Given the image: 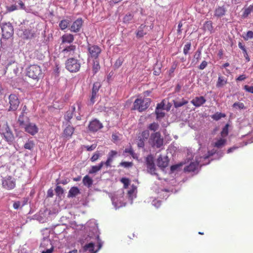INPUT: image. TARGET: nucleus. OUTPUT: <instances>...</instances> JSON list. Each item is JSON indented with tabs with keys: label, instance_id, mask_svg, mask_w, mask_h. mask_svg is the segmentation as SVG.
<instances>
[{
	"label": "nucleus",
	"instance_id": "obj_1",
	"mask_svg": "<svg viewBox=\"0 0 253 253\" xmlns=\"http://www.w3.org/2000/svg\"><path fill=\"white\" fill-rule=\"evenodd\" d=\"M27 75L29 77L37 81L43 77V73L41 67L36 64L30 65L27 69Z\"/></svg>",
	"mask_w": 253,
	"mask_h": 253
},
{
	"label": "nucleus",
	"instance_id": "obj_2",
	"mask_svg": "<svg viewBox=\"0 0 253 253\" xmlns=\"http://www.w3.org/2000/svg\"><path fill=\"white\" fill-rule=\"evenodd\" d=\"M151 102V99L149 98H137L134 101L132 109L142 112L149 107Z\"/></svg>",
	"mask_w": 253,
	"mask_h": 253
},
{
	"label": "nucleus",
	"instance_id": "obj_3",
	"mask_svg": "<svg viewBox=\"0 0 253 253\" xmlns=\"http://www.w3.org/2000/svg\"><path fill=\"white\" fill-rule=\"evenodd\" d=\"M66 68L70 72H77L81 68V63L79 60L74 58L68 59L65 63Z\"/></svg>",
	"mask_w": 253,
	"mask_h": 253
},
{
	"label": "nucleus",
	"instance_id": "obj_4",
	"mask_svg": "<svg viewBox=\"0 0 253 253\" xmlns=\"http://www.w3.org/2000/svg\"><path fill=\"white\" fill-rule=\"evenodd\" d=\"M0 26L3 39L7 40L13 36L14 33L13 28L10 23H2L0 24Z\"/></svg>",
	"mask_w": 253,
	"mask_h": 253
},
{
	"label": "nucleus",
	"instance_id": "obj_5",
	"mask_svg": "<svg viewBox=\"0 0 253 253\" xmlns=\"http://www.w3.org/2000/svg\"><path fill=\"white\" fill-rule=\"evenodd\" d=\"M149 142L153 147L159 148L163 145L164 140L160 133L156 132L151 134Z\"/></svg>",
	"mask_w": 253,
	"mask_h": 253
},
{
	"label": "nucleus",
	"instance_id": "obj_6",
	"mask_svg": "<svg viewBox=\"0 0 253 253\" xmlns=\"http://www.w3.org/2000/svg\"><path fill=\"white\" fill-rule=\"evenodd\" d=\"M2 186L7 190L14 189L16 186L15 179L11 176H7L2 179Z\"/></svg>",
	"mask_w": 253,
	"mask_h": 253
},
{
	"label": "nucleus",
	"instance_id": "obj_7",
	"mask_svg": "<svg viewBox=\"0 0 253 253\" xmlns=\"http://www.w3.org/2000/svg\"><path fill=\"white\" fill-rule=\"evenodd\" d=\"M87 50L89 52V57L94 59H97L99 54L101 52L100 47L97 45L88 44Z\"/></svg>",
	"mask_w": 253,
	"mask_h": 253
},
{
	"label": "nucleus",
	"instance_id": "obj_8",
	"mask_svg": "<svg viewBox=\"0 0 253 253\" xmlns=\"http://www.w3.org/2000/svg\"><path fill=\"white\" fill-rule=\"evenodd\" d=\"M8 99L10 105L8 111H16L20 104L18 96L15 94H11L9 95Z\"/></svg>",
	"mask_w": 253,
	"mask_h": 253
},
{
	"label": "nucleus",
	"instance_id": "obj_9",
	"mask_svg": "<svg viewBox=\"0 0 253 253\" xmlns=\"http://www.w3.org/2000/svg\"><path fill=\"white\" fill-rule=\"evenodd\" d=\"M18 36L23 40L31 39L35 36V33L30 29L21 28L17 31Z\"/></svg>",
	"mask_w": 253,
	"mask_h": 253
},
{
	"label": "nucleus",
	"instance_id": "obj_10",
	"mask_svg": "<svg viewBox=\"0 0 253 253\" xmlns=\"http://www.w3.org/2000/svg\"><path fill=\"white\" fill-rule=\"evenodd\" d=\"M153 25L147 26L144 24H141L138 28L136 35L137 38H142L146 35L148 32L153 28Z\"/></svg>",
	"mask_w": 253,
	"mask_h": 253
},
{
	"label": "nucleus",
	"instance_id": "obj_11",
	"mask_svg": "<svg viewBox=\"0 0 253 253\" xmlns=\"http://www.w3.org/2000/svg\"><path fill=\"white\" fill-rule=\"evenodd\" d=\"M14 4L7 7V10L9 12L18 9L26 10L24 3L21 0H12Z\"/></svg>",
	"mask_w": 253,
	"mask_h": 253
},
{
	"label": "nucleus",
	"instance_id": "obj_12",
	"mask_svg": "<svg viewBox=\"0 0 253 253\" xmlns=\"http://www.w3.org/2000/svg\"><path fill=\"white\" fill-rule=\"evenodd\" d=\"M83 20L82 18H78L75 21L70 27L71 32L77 33L79 32L83 26Z\"/></svg>",
	"mask_w": 253,
	"mask_h": 253
},
{
	"label": "nucleus",
	"instance_id": "obj_13",
	"mask_svg": "<svg viewBox=\"0 0 253 253\" xmlns=\"http://www.w3.org/2000/svg\"><path fill=\"white\" fill-rule=\"evenodd\" d=\"M18 123L22 126H36L35 124H32L30 122L29 119L25 115H20Z\"/></svg>",
	"mask_w": 253,
	"mask_h": 253
},
{
	"label": "nucleus",
	"instance_id": "obj_14",
	"mask_svg": "<svg viewBox=\"0 0 253 253\" xmlns=\"http://www.w3.org/2000/svg\"><path fill=\"white\" fill-rule=\"evenodd\" d=\"M1 134L3 135L5 140L8 142H11L14 140V135L10 127H5Z\"/></svg>",
	"mask_w": 253,
	"mask_h": 253
},
{
	"label": "nucleus",
	"instance_id": "obj_15",
	"mask_svg": "<svg viewBox=\"0 0 253 253\" xmlns=\"http://www.w3.org/2000/svg\"><path fill=\"white\" fill-rule=\"evenodd\" d=\"M169 162L167 156L162 157V155H160L157 159V165L160 168H165L168 166Z\"/></svg>",
	"mask_w": 253,
	"mask_h": 253
},
{
	"label": "nucleus",
	"instance_id": "obj_16",
	"mask_svg": "<svg viewBox=\"0 0 253 253\" xmlns=\"http://www.w3.org/2000/svg\"><path fill=\"white\" fill-rule=\"evenodd\" d=\"M76 110V107L75 106H72L71 108L67 111L66 114L65 115L64 118L66 121L67 122L66 125L67 126H70L71 123L70 122V120H71L73 116V114L75 112Z\"/></svg>",
	"mask_w": 253,
	"mask_h": 253
},
{
	"label": "nucleus",
	"instance_id": "obj_17",
	"mask_svg": "<svg viewBox=\"0 0 253 253\" xmlns=\"http://www.w3.org/2000/svg\"><path fill=\"white\" fill-rule=\"evenodd\" d=\"M226 11V8L224 5L222 6H218L216 7L214 10V16L217 18H220L225 15Z\"/></svg>",
	"mask_w": 253,
	"mask_h": 253
},
{
	"label": "nucleus",
	"instance_id": "obj_18",
	"mask_svg": "<svg viewBox=\"0 0 253 253\" xmlns=\"http://www.w3.org/2000/svg\"><path fill=\"white\" fill-rule=\"evenodd\" d=\"M206 101L203 96L196 97L191 101V103L195 107H199L203 105Z\"/></svg>",
	"mask_w": 253,
	"mask_h": 253
},
{
	"label": "nucleus",
	"instance_id": "obj_19",
	"mask_svg": "<svg viewBox=\"0 0 253 253\" xmlns=\"http://www.w3.org/2000/svg\"><path fill=\"white\" fill-rule=\"evenodd\" d=\"M74 131V127H65L63 131L62 136L65 139L70 138Z\"/></svg>",
	"mask_w": 253,
	"mask_h": 253
},
{
	"label": "nucleus",
	"instance_id": "obj_20",
	"mask_svg": "<svg viewBox=\"0 0 253 253\" xmlns=\"http://www.w3.org/2000/svg\"><path fill=\"white\" fill-rule=\"evenodd\" d=\"M123 22L128 24L134 22V14L132 13H127L123 17Z\"/></svg>",
	"mask_w": 253,
	"mask_h": 253
},
{
	"label": "nucleus",
	"instance_id": "obj_21",
	"mask_svg": "<svg viewBox=\"0 0 253 253\" xmlns=\"http://www.w3.org/2000/svg\"><path fill=\"white\" fill-rule=\"evenodd\" d=\"M198 165L197 162H192L184 168V170L188 172L194 171L198 168Z\"/></svg>",
	"mask_w": 253,
	"mask_h": 253
},
{
	"label": "nucleus",
	"instance_id": "obj_22",
	"mask_svg": "<svg viewBox=\"0 0 253 253\" xmlns=\"http://www.w3.org/2000/svg\"><path fill=\"white\" fill-rule=\"evenodd\" d=\"M62 39V42L63 43H71L73 42L74 40V36L72 34H65L63 35L61 37Z\"/></svg>",
	"mask_w": 253,
	"mask_h": 253
},
{
	"label": "nucleus",
	"instance_id": "obj_23",
	"mask_svg": "<svg viewBox=\"0 0 253 253\" xmlns=\"http://www.w3.org/2000/svg\"><path fill=\"white\" fill-rule=\"evenodd\" d=\"M80 191L79 189L77 187H72L71 188L70 190L69 191L68 194V197H75L77 195H78L79 194H80Z\"/></svg>",
	"mask_w": 253,
	"mask_h": 253
},
{
	"label": "nucleus",
	"instance_id": "obj_24",
	"mask_svg": "<svg viewBox=\"0 0 253 253\" xmlns=\"http://www.w3.org/2000/svg\"><path fill=\"white\" fill-rule=\"evenodd\" d=\"M76 46L74 45H71L66 47L62 50V52L64 54H68V55H73L76 49Z\"/></svg>",
	"mask_w": 253,
	"mask_h": 253
},
{
	"label": "nucleus",
	"instance_id": "obj_25",
	"mask_svg": "<svg viewBox=\"0 0 253 253\" xmlns=\"http://www.w3.org/2000/svg\"><path fill=\"white\" fill-rule=\"evenodd\" d=\"M104 165V162H101L98 166H92L88 172L89 174L95 173L99 171Z\"/></svg>",
	"mask_w": 253,
	"mask_h": 253
},
{
	"label": "nucleus",
	"instance_id": "obj_26",
	"mask_svg": "<svg viewBox=\"0 0 253 253\" xmlns=\"http://www.w3.org/2000/svg\"><path fill=\"white\" fill-rule=\"evenodd\" d=\"M227 84V79L224 77L220 75L218 76V80L216 84L217 87H223Z\"/></svg>",
	"mask_w": 253,
	"mask_h": 253
},
{
	"label": "nucleus",
	"instance_id": "obj_27",
	"mask_svg": "<svg viewBox=\"0 0 253 253\" xmlns=\"http://www.w3.org/2000/svg\"><path fill=\"white\" fill-rule=\"evenodd\" d=\"M83 183L84 185L88 188L90 187L93 184V180L88 175H86L83 179Z\"/></svg>",
	"mask_w": 253,
	"mask_h": 253
},
{
	"label": "nucleus",
	"instance_id": "obj_28",
	"mask_svg": "<svg viewBox=\"0 0 253 253\" xmlns=\"http://www.w3.org/2000/svg\"><path fill=\"white\" fill-rule=\"evenodd\" d=\"M100 69V66L98 59H94L93 62L92 72L93 75H95Z\"/></svg>",
	"mask_w": 253,
	"mask_h": 253
},
{
	"label": "nucleus",
	"instance_id": "obj_29",
	"mask_svg": "<svg viewBox=\"0 0 253 253\" xmlns=\"http://www.w3.org/2000/svg\"><path fill=\"white\" fill-rule=\"evenodd\" d=\"M188 102V101L184 98H182L180 101H178L175 100H173V105L175 108H177L183 106L184 105H186Z\"/></svg>",
	"mask_w": 253,
	"mask_h": 253
},
{
	"label": "nucleus",
	"instance_id": "obj_30",
	"mask_svg": "<svg viewBox=\"0 0 253 253\" xmlns=\"http://www.w3.org/2000/svg\"><path fill=\"white\" fill-rule=\"evenodd\" d=\"M226 142V139L225 138H221L218 139L214 143V147L217 148H220L225 145Z\"/></svg>",
	"mask_w": 253,
	"mask_h": 253
},
{
	"label": "nucleus",
	"instance_id": "obj_31",
	"mask_svg": "<svg viewBox=\"0 0 253 253\" xmlns=\"http://www.w3.org/2000/svg\"><path fill=\"white\" fill-rule=\"evenodd\" d=\"M94 246L93 243H89L84 246V249L85 251H89L90 253H95L96 251H94Z\"/></svg>",
	"mask_w": 253,
	"mask_h": 253
},
{
	"label": "nucleus",
	"instance_id": "obj_32",
	"mask_svg": "<svg viewBox=\"0 0 253 253\" xmlns=\"http://www.w3.org/2000/svg\"><path fill=\"white\" fill-rule=\"evenodd\" d=\"M211 118L215 121H218L221 119L222 118H224L226 117V115L224 113H222L221 112H216L214 114L211 115Z\"/></svg>",
	"mask_w": 253,
	"mask_h": 253
},
{
	"label": "nucleus",
	"instance_id": "obj_33",
	"mask_svg": "<svg viewBox=\"0 0 253 253\" xmlns=\"http://www.w3.org/2000/svg\"><path fill=\"white\" fill-rule=\"evenodd\" d=\"M155 113L156 115V119L158 121H160L165 116V113L163 110L155 109Z\"/></svg>",
	"mask_w": 253,
	"mask_h": 253
},
{
	"label": "nucleus",
	"instance_id": "obj_34",
	"mask_svg": "<svg viewBox=\"0 0 253 253\" xmlns=\"http://www.w3.org/2000/svg\"><path fill=\"white\" fill-rule=\"evenodd\" d=\"M70 21L68 20L64 19L61 20L59 24V26L62 30L66 29L69 25Z\"/></svg>",
	"mask_w": 253,
	"mask_h": 253
},
{
	"label": "nucleus",
	"instance_id": "obj_35",
	"mask_svg": "<svg viewBox=\"0 0 253 253\" xmlns=\"http://www.w3.org/2000/svg\"><path fill=\"white\" fill-rule=\"evenodd\" d=\"M203 28L205 31H208L211 32L213 29L211 21H208L206 22L204 24Z\"/></svg>",
	"mask_w": 253,
	"mask_h": 253
},
{
	"label": "nucleus",
	"instance_id": "obj_36",
	"mask_svg": "<svg viewBox=\"0 0 253 253\" xmlns=\"http://www.w3.org/2000/svg\"><path fill=\"white\" fill-rule=\"evenodd\" d=\"M233 108L238 110L246 109V107L242 102H236L232 105Z\"/></svg>",
	"mask_w": 253,
	"mask_h": 253
},
{
	"label": "nucleus",
	"instance_id": "obj_37",
	"mask_svg": "<svg viewBox=\"0 0 253 253\" xmlns=\"http://www.w3.org/2000/svg\"><path fill=\"white\" fill-rule=\"evenodd\" d=\"M101 86V84L100 82H96L94 83L93 84L92 92L98 93L99 90Z\"/></svg>",
	"mask_w": 253,
	"mask_h": 253
},
{
	"label": "nucleus",
	"instance_id": "obj_38",
	"mask_svg": "<svg viewBox=\"0 0 253 253\" xmlns=\"http://www.w3.org/2000/svg\"><path fill=\"white\" fill-rule=\"evenodd\" d=\"M253 11V4L250 5L248 8H246L243 12V16L244 17H247L248 15Z\"/></svg>",
	"mask_w": 253,
	"mask_h": 253
},
{
	"label": "nucleus",
	"instance_id": "obj_39",
	"mask_svg": "<svg viewBox=\"0 0 253 253\" xmlns=\"http://www.w3.org/2000/svg\"><path fill=\"white\" fill-rule=\"evenodd\" d=\"M25 131L32 135L38 132V127H24Z\"/></svg>",
	"mask_w": 253,
	"mask_h": 253
},
{
	"label": "nucleus",
	"instance_id": "obj_40",
	"mask_svg": "<svg viewBox=\"0 0 253 253\" xmlns=\"http://www.w3.org/2000/svg\"><path fill=\"white\" fill-rule=\"evenodd\" d=\"M88 126H103L102 124L96 119L91 121Z\"/></svg>",
	"mask_w": 253,
	"mask_h": 253
},
{
	"label": "nucleus",
	"instance_id": "obj_41",
	"mask_svg": "<svg viewBox=\"0 0 253 253\" xmlns=\"http://www.w3.org/2000/svg\"><path fill=\"white\" fill-rule=\"evenodd\" d=\"M99 96L98 93H94L91 92V95L90 96L89 99V104L90 105H93L95 102V99L98 97Z\"/></svg>",
	"mask_w": 253,
	"mask_h": 253
},
{
	"label": "nucleus",
	"instance_id": "obj_42",
	"mask_svg": "<svg viewBox=\"0 0 253 253\" xmlns=\"http://www.w3.org/2000/svg\"><path fill=\"white\" fill-rule=\"evenodd\" d=\"M191 47V43L190 42H187L183 48V53L184 55H187L189 53V51Z\"/></svg>",
	"mask_w": 253,
	"mask_h": 253
},
{
	"label": "nucleus",
	"instance_id": "obj_43",
	"mask_svg": "<svg viewBox=\"0 0 253 253\" xmlns=\"http://www.w3.org/2000/svg\"><path fill=\"white\" fill-rule=\"evenodd\" d=\"M26 203H27V201H24L22 205L20 201H16L14 203L13 207L14 209L17 210L20 207H23L24 205H25L26 204Z\"/></svg>",
	"mask_w": 253,
	"mask_h": 253
},
{
	"label": "nucleus",
	"instance_id": "obj_44",
	"mask_svg": "<svg viewBox=\"0 0 253 253\" xmlns=\"http://www.w3.org/2000/svg\"><path fill=\"white\" fill-rule=\"evenodd\" d=\"M150 135L149 130L143 131L142 133H139L138 136H141L143 140H146L148 139Z\"/></svg>",
	"mask_w": 253,
	"mask_h": 253
},
{
	"label": "nucleus",
	"instance_id": "obj_45",
	"mask_svg": "<svg viewBox=\"0 0 253 253\" xmlns=\"http://www.w3.org/2000/svg\"><path fill=\"white\" fill-rule=\"evenodd\" d=\"M242 37L245 41H248L250 39H253V32L249 31L245 35H243Z\"/></svg>",
	"mask_w": 253,
	"mask_h": 253
},
{
	"label": "nucleus",
	"instance_id": "obj_46",
	"mask_svg": "<svg viewBox=\"0 0 253 253\" xmlns=\"http://www.w3.org/2000/svg\"><path fill=\"white\" fill-rule=\"evenodd\" d=\"M154 158L153 157L152 155H148L146 158V166H148L149 165H152L154 164Z\"/></svg>",
	"mask_w": 253,
	"mask_h": 253
},
{
	"label": "nucleus",
	"instance_id": "obj_47",
	"mask_svg": "<svg viewBox=\"0 0 253 253\" xmlns=\"http://www.w3.org/2000/svg\"><path fill=\"white\" fill-rule=\"evenodd\" d=\"M147 168L148 171L149 173H150L151 174H155V173L156 168H155V166L154 163L152 165L147 166Z\"/></svg>",
	"mask_w": 253,
	"mask_h": 253
},
{
	"label": "nucleus",
	"instance_id": "obj_48",
	"mask_svg": "<svg viewBox=\"0 0 253 253\" xmlns=\"http://www.w3.org/2000/svg\"><path fill=\"white\" fill-rule=\"evenodd\" d=\"M201 49L198 48L194 56V58L196 59V63L198 62L199 60L201 59Z\"/></svg>",
	"mask_w": 253,
	"mask_h": 253
},
{
	"label": "nucleus",
	"instance_id": "obj_49",
	"mask_svg": "<svg viewBox=\"0 0 253 253\" xmlns=\"http://www.w3.org/2000/svg\"><path fill=\"white\" fill-rule=\"evenodd\" d=\"M34 146V143L32 141L26 142L24 145V148L26 149L32 150Z\"/></svg>",
	"mask_w": 253,
	"mask_h": 253
},
{
	"label": "nucleus",
	"instance_id": "obj_50",
	"mask_svg": "<svg viewBox=\"0 0 253 253\" xmlns=\"http://www.w3.org/2000/svg\"><path fill=\"white\" fill-rule=\"evenodd\" d=\"M100 157V153L98 151L95 152L93 156L90 158V161L92 162H94L97 161Z\"/></svg>",
	"mask_w": 253,
	"mask_h": 253
},
{
	"label": "nucleus",
	"instance_id": "obj_51",
	"mask_svg": "<svg viewBox=\"0 0 253 253\" xmlns=\"http://www.w3.org/2000/svg\"><path fill=\"white\" fill-rule=\"evenodd\" d=\"M165 108L164 100H163L161 103L157 104L156 109L164 110Z\"/></svg>",
	"mask_w": 253,
	"mask_h": 253
},
{
	"label": "nucleus",
	"instance_id": "obj_52",
	"mask_svg": "<svg viewBox=\"0 0 253 253\" xmlns=\"http://www.w3.org/2000/svg\"><path fill=\"white\" fill-rule=\"evenodd\" d=\"M121 182L124 184L125 188H126L129 184L130 181L128 178L123 177L121 178Z\"/></svg>",
	"mask_w": 253,
	"mask_h": 253
},
{
	"label": "nucleus",
	"instance_id": "obj_53",
	"mask_svg": "<svg viewBox=\"0 0 253 253\" xmlns=\"http://www.w3.org/2000/svg\"><path fill=\"white\" fill-rule=\"evenodd\" d=\"M120 165L125 168H129L132 166L133 163L132 162H122L120 164Z\"/></svg>",
	"mask_w": 253,
	"mask_h": 253
},
{
	"label": "nucleus",
	"instance_id": "obj_54",
	"mask_svg": "<svg viewBox=\"0 0 253 253\" xmlns=\"http://www.w3.org/2000/svg\"><path fill=\"white\" fill-rule=\"evenodd\" d=\"M124 152L126 153H129L133 158H135V153L134 152L131 147H130L129 148H126Z\"/></svg>",
	"mask_w": 253,
	"mask_h": 253
},
{
	"label": "nucleus",
	"instance_id": "obj_55",
	"mask_svg": "<svg viewBox=\"0 0 253 253\" xmlns=\"http://www.w3.org/2000/svg\"><path fill=\"white\" fill-rule=\"evenodd\" d=\"M96 146H97L96 144H93L90 146H88V145L84 146V147L85 148H86V150L88 151H91L94 150L96 148Z\"/></svg>",
	"mask_w": 253,
	"mask_h": 253
},
{
	"label": "nucleus",
	"instance_id": "obj_56",
	"mask_svg": "<svg viewBox=\"0 0 253 253\" xmlns=\"http://www.w3.org/2000/svg\"><path fill=\"white\" fill-rule=\"evenodd\" d=\"M228 134V127H223L222 131L221 132V138H224L227 136Z\"/></svg>",
	"mask_w": 253,
	"mask_h": 253
},
{
	"label": "nucleus",
	"instance_id": "obj_57",
	"mask_svg": "<svg viewBox=\"0 0 253 253\" xmlns=\"http://www.w3.org/2000/svg\"><path fill=\"white\" fill-rule=\"evenodd\" d=\"M55 191L56 194L58 196L62 194L64 192L63 188L60 186H57L55 189Z\"/></svg>",
	"mask_w": 253,
	"mask_h": 253
},
{
	"label": "nucleus",
	"instance_id": "obj_58",
	"mask_svg": "<svg viewBox=\"0 0 253 253\" xmlns=\"http://www.w3.org/2000/svg\"><path fill=\"white\" fill-rule=\"evenodd\" d=\"M161 72V68L159 67L157 65H156L154 68V72L153 73L156 76L159 75Z\"/></svg>",
	"mask_w": 253,
	"mask_h": 253
},
{
	"label": "nucleus",
	"instance_id": "obj_59",
	"mask_svg": "<svg viewBox=\"0 0 253 253\" xmlns=\"http://www.w3.org/2000/svg\"><path fill=\"white\" fill-rule=\"evenodd\" d=\"M118 153L117 151L114 150H111L108 154V158L111 159L112 161L113 160V158L115 157L117 155Z\"/></svg>",
	"mask_w": 253,
	"mask_h": 253
},
{
	"label": "nucleus",
	"instance_id": "obj_60",
	"mask_svg": "<svg viewBox=\"0 0 253 253\" xmlns=\"http://www.w3.org/2000/svg\"><path fill=\"white\" fill-rule=\"evenodd\" d=\"M244 88L246 91L253 93V86L245 85Z\"/></svg>",
	"mask_w": 253,
	"mask_h": 253
},
{
	"label": "nucleus",
	"instance_id": "obj_61",
	"mask_svg": "<svg viewBox=\"0 0 253 253\" xmlns=\"http://www.w3.org/2000/svg\"><path fill=\"white\" fill-rule=\"evenodd\" d=\"M207 65H208L207 62L206 61H202L201 64L200 65L198 68L200 70H204L207 66Z\"/></svg>",
	"mask_w": 253,
	"mask_h": 253
},
{
	"label": "nucleus",
	"instance_id": "obj_62",
	"mask_svg": "<svg viewBox=\"0 0 253 253\" xmlns=\"http://www.w3.org/2000/svg\"><path fill=\"white\" fill-rule=\"evenodd\" d=\"M139 139V142H138V146L139 147H143L144 146V140H143L141 136H138Z\"/></svg>",
	"mask_w": 253,
	"mask_h": 253
},
{
	"label": "nucleus",
	"instance_id": "obj_63",
	"mask_svg": "<svg viewBox=\"0 0 253 253\" xmlns=\"http://www.w3.org/2000/svg\"><path fill=\"white\" fill-rule=\"evenodd\" d=\"M243 50L244 56L245 58H246L247 62H249L250 60V57L248 54L247 51L246 49V47L242 49Z\"/></svg>",
	"mask_w": 253,
	"mask_h": 253
},
{
	"label": "nucleus",
	"instance_id": "obj_64",
	"mask_svg": "<svg viewBox=\"0 0 253 253\" xmlns=\"http://www.w3.org/2000/svg\"><path fill=\"white\" fill-rule=\"evenodd\" d=\"M28 109L27 108L26 105H24L22 108V110L21 112V114L20 115H25L27 113Z\"/></svg>",
	"mask_w": 253,
	"mask_h": 253
}]
</instances>
